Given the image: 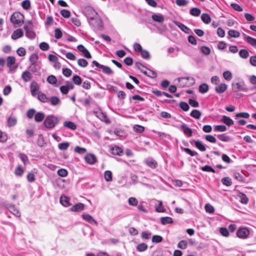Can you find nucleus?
Wrapping results in <instances>:
<instances>
[{
	"label": "nucleus",
	"mask_w": 256,
	"mask_h": 256,
	"mask_svg": "<svg viewBox=\"0 0 256 256\" xmlns=\"http://www.w3.org/2000/svg\"><path fill=\"white\" fill-rule=\"evenodd\" d=\"M104 179L106 182L112 180V173L110 170H106L104 172Z\"/></svg>",
	"instance_id": "nucleus-52"
},
{
	"label": "nucleus",
	"mask_w": 256,
	"mask_h": 256,
	"mask_svg": "<svg viewBox=\"0 0 256 256\" xmlns=\"http://www.w3.org/2000/svg\"><path fill=\"white\" fill-rule=\"evenodd\" d=\"M24 28L26 31V36L28 38L31 40L35 38L36 34L33 30L32 26L24 25Z\"/></svg>",
	"instance_id": "nucleus-8"
},
{
	"label": "nucleus",
	"mask_w": 256,
	"mask_h": 256,
	"mask_svg": "<svg viewBox=\"0 0 256 256\" xmlns=\"http://www.w3.org/2000/svg\"><path fill=\"white\" fill-rule=\"evenodd\" d=\"M179 106L181 109L184 112H187L190 108L188 104L185 102H181L179 104Z\"/></svg>",
	"instance_id": "nucleus-55"
},
{
	"label": "nucleus",
	"mask_w": 256,
	"mask_h": 256,
	"mask_svg": "<svg viewBox=\"0 0 256 256\" xmlns=\"http://www.w3.org/2000/svg\"><path fill=\"white\" fill-rule=\"evenodd\" d=\"M158 205L156 206V210L158 212H163L166 211V209L162 206V200H158Z\"/></svg>",
	"instance_id": "nucleus-43"
},
{
	"label": "nucleus",
	"mask_w": 256,
	"mask_h": 256,
	"mask_svg": "<svg viewBox=\"0 0 256 256\" xmlns=\"http://www.w3.org/2000/svg\"><path fill=\"white\" fill-rule=\"evenodd\" d=\"M188 246V242L186 240H180L178 244V247L180 249H186Z\"/></svg>",
	"instance_id": "nucleus-54"
},
{
	"label": "nucleus",
	"mask_w": 256,
	"mask_h": 256,
	"mask_svg": "<svg viewBox=\"0 0 256 256\" xmlns=\"http://www.w3.org/2000/svg\"><path fill=\"white\" fill-rule=\"evenodd\" d=\"M96 116L102 121L108 124L110 122L109 118H108L104 112H96Z\"/></svg>",
	"instance_id": "nucleus-14"
},
{
	"label": "nucleus",
	"mask_w": 256,
	"mask_h": 256,
	"mask_svg": "<svg viewBox=\"0 0 256 256\" xmlns=\"http://www.w3.org/2000/svg\"><path fill=\"white\" fill-rule=\"evenodd\" d=\"M27 180L30 182H34L36 180L35 176L32 172H28L26 176Z\"/></svg>",
	"instance_id": "nucleus-60"
},
{
	"label": "nucleus",
	"mask_w": 256,
	"mask_h": 256,
	"mask_svg": "<svg viewBox=\"0 0 256 256\" xmlns=\"http://www.w3.org/2000/svg\"><path fill=\"white\" fill-rule=\"evenodd\" d=\"M201 169L204 172H216V170L212 166L208 165L202 166Z\"/></svg>",
	"instance_id": "nucleus-62"
},
{
	"label": "nucleus",
	"mask_w": 256,
	"mask_h": 256,
	"mask_svg": "<svg viewBox=\"0 0 256 256\" xmlns=\"http://www.w3.org/2000/svg\"><path fill=\"white\" fill-rule=\"evenodd\" d=\"M250 234L249 230L246 228H240L236 232V236L240 238L244 239L247 238Z\"/></svg>",
	"instance_id": "nucleus-7"
},
{
	"label": "nucleus",
	"mask_w": 256,
	"mask_h": 256,
	"mask_svg": "<svg viewBox=\"0 0 256 256\" xmlns=\"http://www.w3.org/2000/svg\"><path fill=\"white\" fill-rule=\"evenodd\" d=\"M70 146V143L68 142H64L60 143L58 144V148L61 150H66Z\"/></svg>",
	"instance_id": "nucleus-47"
},
{
	"label": "nucleus",
	"mask_w": 256,
	"mask_h": 256,
	"mask_svg": "<svg viewBox=\"0 0 256 256\" xmlns=\"http://www.w3.org/2000/svg\"><path fill=\"white\" fill-rule=\"evenodd\" d=\"M46 81L50 84H52L54 86H57V79L56 77L54 75L49 76L46 78Z\"/></svg>",
	"instance_id": "nucleus-27"
},
{
	"label": "nucleus",
	"mask_w": 256,
	"mask_h": 256,
	"mask_svg": "<svg viewBox=\"0 0 256 256\" xmlns=\"http://www.w3.org/2000/svg\"><path fill=\"white\" fill-rule=\"evenodd\" d=\"M152 18L155 22H162L164 21V16L160 14H154L152 16Z\"/></svg>",
	"instance_id": "nucleus-28"
},
{
	"label": "nucleus",
	"mask_w": 256,
	"mask_h": 256,
	"mask_svg": "<svg viewBox=\"0 0 256 256\" xmlns=\"http://www.w3.org/2000/svg\"><path fill=\"white\" fill-rule=\"evenodd\" d=\"M22 8L26 10L30 9V0H24L22 2Z\"/></svg>",
	"instance_id": "nucleus-56"
},
{
	"label": "nucleus",
	"mask_w": 256,
	"mask_h": 256,
	"mask_svg": "<svg viewBox=\"0 0 256 256\" xmlns=\"http://www.w3.org/2000/svg\"><path fill=\"white\" fill-rule=\"evenodd\" d=\"M240 56L242 58H247L249 56V52L246 49H242L239 52Z\"/></svg>",
	"instance_id": "nucleus-46"
},
{
	"label": "nucleus",
	"mask_w": 256,
	"mask_h": 256,
	"mask_svg": "<svg viewBox=\"0 0 256 256\" xmlns=\"http://www.w3.org/2000/svg\"><path fill=\"white\" fill-rule=\"evenodd\" d=\"M226 130V127L224 125H217L214 128V131L225 132Z\"/></svg>",
	"instance_id": "nucleus-58"
},
{
	"label": "nucleus",
	"mask_w": 256,
	"mask_h": 256,
	"mask_svg": "<svg viewBox=\"0 0 256 256\" xmlns=\"http://www.w3.org/2000/svg\"><path fill=\"white\" fill-rule=\"evenodd\" d=\"M195 146L201 152H204L206 150L205 146L200 140L195 141Z\"/></svg>",
	"instance_id": "nucleus-31"
},
{
	"label": "nucleus",
	"mask_w": 256,
	"mask_h": 256,
	"mask_svg": "<svg viewBox=\"0 0 256 256\" xmlns=\"http://www.w3.org/2000/svg\"><path fill=\"white\" fill-rule=\"evenodd\" d=\"M24 171L21 166H18L15 169L14 173L17 176H21L24 173Z\"/></svg>",
	"instance_id": "nucleus-64"
},
{
	"label": "nucleus",
	"mask_w": 256,
	"mask_h": 256,
	"mask_svg": "<svg viewBox=\"0 0 256 256\" xmlns=\"http://www.w3.org/2000/svg\"><path fill=\"white\" fill-rule=\"evenodd\" d=\"M161 224L163 225L172 224L173 222L172 219L170 217L166 216L162 217L160 218Z\"/></svg>",
	"instance_id": "nucleus-33"
},
{
	"label": "nucleus",
	"mask_w": 256,
	"mask_h": 256,
	"mask_svg": "<svg viewBox=\"0 0 256 256\" xmlns=\"http://www.w3.org/2000/svg\"><path fill=\"white\" fill-rule=\"evenodd\" d=\"M82 217L84 220L92 224H95L97 225L98 222L96 220L94 219V218L89 214H84L82 215Z\"/></svg>",
	"instance_id": "nucleus-13"
},
{
	"label": "nucleus",
	"mask_w": 256,
	"mask_h": 256,
	"mask_svg": "<svg viewBox=\"0 0 256 256\" xmlns=\"http://www.w3.org/2000/svg\"><path fill=\"white\" fill-rule=\"evenodd\" d=\"M94 66H95L98 68L102 69V72L106 74L112 75L114 74V72L110 67L101 64L95 60L92 62V66L93 67Z\"/></svg>",
	"instance_id": "nucleus-5"
},
{
	"label": "nucleus",
	"mask_w": 256,
	"mask_h": 256,
	"mask_svg": "<svg viewBox=\"0 0 256 256\" xmlns=\"http://www.w3.org/2000/svg\"><path fill=\"white\" fill-rule=\"evenodd\" d=\"M16 62V58L13 56H9L8 57L6 60V66L8 68H10L12 65Z\"/></svg>",
	"instance_id": "nucleus-38"
},
{
	"label": "nucleus",
	"mask_w": 256,
	"mask_h": 256,
	"mask_svg": "<svg viewBox=\"0 0 256 256\" xmlns=\"http://www.w3.org/2000/svg\"><path fill=\"white\" fill-rule=\"evenodd\" d=\"M228 86L226 84L222 83L216 86L215 90L217 93L222 94L227 89Z\"/></svg>",
	"instance_id": "nucleus-18"
},
{
	"label": "nucleus",
	"mask_w": 256,
	"mask_h": 256,
	"mask_svg": "<svg viewBox=\"0 0 256 256\" xmlns=\"http://www.w3.org/2000/svg\"><path fill=\"white\" fill-rule=\"evenodd\" d=\"M64 127L68 128L72 130H75L76 129V124L70 121H66L64 123Z\"/></svg>",
	"instance_id": "nucleus-29"
},
{
	"label": "nucleus",
	"mask_w": 256,
	"mask_h": 256,
	"mask_svg": "<svg viewBox=\"0 0 256 256\" xmlns=\"http://www.w3.org/2000/svg\"><path fill=\"white\" fill-rule=\"evenodd\" d=\"M44 116L45 115L44 113L42 112H38L34 115V120L36 122H41L44 120Z\"/></svg>",
	"instance_id": "nucleus-26"
},
{
	"label": "nucleus",
	"mask_w": 256,
	"mask_h": 256,
	"mask_svg": "<svg viewBox=\"0 0 256 256\" xmlns=\"http://www.w3.org/2000/svg\"><path fill=\"white\" fill-rule=\"evenodd\" d=\"M28 68L30 71L35 72L40 68V66L38 65V63H30Z\"/></svg>",
	"instance_id": "nucleus-32"
},
{
	"label": "nucleus",
	"mask_w": 256,
	"mask_h": 256,
	"mask_svg": "<svg viewBox=\"0 0 256 256\" xmlns=\"http://www.w3.org/2000/svg\"><path fill=\"white\" fill-rule=\"evenodd\" d=\"M17 122V120L15 117H9L7 119L8 126L12 127L14 126Z\"/></svg>",
	"instance_id": "nucleus-34"
},
{
	"label": "nucleus",
	"mask_w": 256,
	"mask_h": 256,
	"mask_svg": "<svg viewBox=\"0 0 256 256\" xmlns=\"http://www.w3.org/2000/svg\"><path fill=\"white\" fill-rule=\"evenodd\" d=\"M10 211L14 215L17 216H20V212L15 208L14 206L10 205L8 207Z\"/></svg>",
	"instance_id": "nucleus-39"
},
{
	"label": "nucleus",
	"mask_w": 256,
	"mask_h": 256,
	"mask_svg": "<svg viewBox=\"0 0 256 256\" xmlns=\"http://www.w3.org/2000/svg\"><path fill=\"white\" fill-rule=\"evenodd\" d=\"M201 115V112L198 110H192L190 114V116L196 119H199Z\"/></svg>",
	"instance_id": "nucleus-36"
},
{
	"label": "nucleus",
	"mask_w": 256,
	"mask_h": 256,
	"mask_svg": "<svg viewBox=\"0 0 256 256\" xmlns=\"http://www.w3.org/2000/svg\"><path fill=\"white\" fill-rule=\"evenodd\" d=\"M147 248H148V245L145 243L140 244L136 246V249L140 252H144Z\"/></svg>",
	"instance_id": "nucleus-45"
},
{
	"label": "nucleus",
	"mask_w": 256,
	"mask_h": 256,
	"mask_svg": "<svg viewBox=\"0 0 256 256\" xmlns=\"http://www.w3.org/2000/svg\"><path fill=\"white\" fill-rule=\"evenodd\" d=\"M62 74L66 77H70L72 74V71L71 70L68 68H62Z\"/></svg>",
	"instance_id": "nucleus-63"
},
{
	"label": "nucleus",
	"mask_w": 256,
	"mask_h": 256,
	"mask_svg": "<svg viewBox=\"0 0 256 256\" xmlns=\"http://www.w3.org/2000/svg\"><path fill=\"white\" fill-rule=\"evenodd\" d=\"M144 164L148 166L152 169L156 168L158 166L157 162L151 158H149L145 160Z\"/></svg>",
	"instance_id": "nucleus-9"
},
{
	"label": "nucleus",
	"mask_w": 256,
	"mask_h": 256,
	"mask_svg": "<svg viewBox=\"0 0 256 256\" xmlns=\"http://www.w3.org/2000/svg\"><path fill=\"white\" fill-rule=\"evenodd\" d=\"M78 50L82 52L84 56L87 58H91L92 56L88 50L82 44H80L77 46Z\"/></svg>",
	"instance_id": "nucleus-10"
},
{
	"label": "nucleus",
	"mask_w": 256,
	"mask_h": 256,
	"mask_svg": "<svg viewBox=\"0 0 256 256\" xmlns=\"http://www.w3.org/2000/svg\"><path fill=\"white\" fill-rule=\"evenodd\" d=\"M30 92L32 96H35L36 94V92L38 91L39 86L36 82H32L30 84Z\"/></svg>",
	"instance_id": "nucleus-17"
},
{
	"label": "nucleus",
	"mask_w": 256,
	"mask_h": 256,
	"mask_svg": "<svg viewBox=\"0 0 256 256\" xmlns=\"http://www.w3.org/2000/svg\"><path fill=\"white\" fill-rule=\"evenodd\" d=\"M175 24L178 26L182 31L184 32L186 34H188L189 31L190 30V29L185 26L184 24H182L178 22H174Z\"/></svg>",
	"instance_id": "nucleus-22"
},
{
	"label": "nucleus",
	"mask_w": 256,
	"mask_h": 256,
	"mask_svg": "<svg viewBox=\"0 0 256 256\" xmlns=\"http://www.w3.org/2000/svg\"><path fill=\"white\" fill-rule=\"evenodd\" d=\"M180 129L182 130L184 133L188 136H190L192 134V129L188 128L185 124L181 125Z\"/></svg>",
	"instance_id": "nucleus-12"
},
{
	"label": "nucleus",
	"mask_w": 256,
	"mask_h": 256,
	"mask_svg": "<svg viewBox=\"0 0 256 256\" xmlns=\"http://www.w3.org/2000/svg\"><path fill=\"white\" fill-rule=\"evenodd\" d=\"M84 159H85L86 162L88 164H94V163L96 162L97 160V158H96V156L94 154H87L85 156Z\"/></svg>",
	"instance_id": "nucleus-11"
},
{
	"label": "nucleus",
	"mask_w": 256,
	"mask_h": 256,
	"mask_svg": "<svg viewBox=\"0 0 256 256\" xmlns=\"http://www.w3.org/2000/svg\"><path fill=\"white\" fill-rule=\"evenodd\" d=\"M232 90L234 92L242 91L243 92H248L249 88L247 87L244 80H242L238 82L232 84Z\"/></svg>",
	"instance_id": "nucleus-4"
},
{
	"label": "nucleus",
	"mask_w": 256,
	"mask_h": 256,
	"mask_svg": "<svg viewBox=\"0 0 256 256\" xmlns=\"http://www.w3.org/2000/svg\"><path fill=\"white\" fill-rule=\"evenodd\" d=\"M244 40L252 46L256 48V39L243 34Z\"/></svg>",
	"instance_id": "nucleus-15"
},
{
	"label": "nucleus",
	"mask_w": 256,
	"mask_h": 256,
	"mask_svg": "<svg viewBox=\"0 0 256 256\" xmlns=\"http://www.w3.org/2000/svg\"><path fill=\"white\" fill-rule=\"evenodd\" d=\"M78 64L80 66L85 68L88 66V62L84 58H80L78 60Z\"/></svg>",
	"instance_id": "nucleus-50"
},
{
	"label": "nucleus",
	"mask_w": 256,
	"mask_h": 256,
	"mask_svg": "<svg viewBox=\"0 0 256 256\" xmlns=\"http://www.w3.org/2000/svg\"><path fill=\"white\" fill-rule=\"evenodd\" d=\"M228 34L231 37L237 38L240 36V32L234 30H230L228 32Z\"/></svg>",
	"instance_id": "nucleus-51"
},
{
	"label": "nucleus",
	"mask_w": 256,
	"mask_h": 256,
	"mask_svg": "<svg viewBox=\"0 0 256 256\" xmlns=\"http://www.w3.org/2000/svg\"><path fill=\"white\" fill-rule=\"evenodd\" d=\"M200 51L202 54L206 56L209 55L210 53V48L206 46H202L200 48Z\"/></svg>",
	"instance_id": "nucleus-59"
},
{
	"label": "nucleus",
	"mask_w": 256,
	"mask_h": 256,
	"mask_svg": "<svg viewBox=\"0 0 256 256\" xmlns=\"http://www.w3.org/2000/svg\"><path fill=\"white\" fill-rule=\"evenodd\" d=\"M50 102V104L53 106H56L58 104H60L61 103L60 99L56 96H53L49 98V102Z\"/></svg>",
	"instance_id": "nucleus-20"
},
{
	"label": "nucleus",
	"mask_w": 256,
	"mask_h": 256,
	"mask_svg": "<svg viewBox=\"0 0 256 256\" xmlns=\"http://www.w3.org/2000/svg\"><path fill=\"white\" fill-rule=\"evenodd\" d=\"M222 120L225 124H226V125H228V126H230L234 124L233 120L232 118H230V117L226 116H222Z\"/></svg>",
	"instance_id": "nucleus-37"
},
{
	"label": "nucleus",
	"mask_w": 256,
	"mask_h": 256,
	"mask_svg": "<svg viewBox=\"0 0 256 256\" xmlns=\"http://www.w3.org/2000/svg\"><path fill=\"white\" fill-rule=\"evenodd\" d=\"M38 99L42 102H48L49 98L46 96L42 92H39L38 94Z\"/></svg>",
	"instance_id": "nucleus-30"
},
{
	"label": "nucleus",
	"mask_w": 256,
	"mask_h": 256,
	"mask_svg": "<svg viewBox=\"0 0 256 256\" xmlns=\"http://www.w3.org/2000/svg\"><path fill=\"white\" fill-rule=\"evenodd\" d=\"M217 137L220 140L224 142H228L232 140V138L226 134H218Z\"/></svg>",
	"instance_id": "nucleus-25"
},
{
	"label": "nucleus",
	"mask_w": 256,
	"mask_h": 256,
	"mask_svg": "<svg viewBox=\"0 0 256 256\" xmlns=\"http://www.w3.org/2000/svg\"><path fill=\"white\" fill-rule=\"evenodd\" d=\"M208 90V86L206 84H201L199 86V92L202 94L206 92Z\"/></svg>",
	"instance_id": "nucleus-42"
},
{
	"label": "nucleus",
	"mask_w": 256,
	"mask_h": 256,
	"mask_svg": "<svg viewBox=\"0 0 256 256\" xmlns=\"http://www.w3.org/2000/svg\"><path fill=\"white\" fill-rule=\"evenodd\" d=\"M110 150H111V153L112 154L118 155V156H120L121 154L123 152L122 148L118 146H114Z\"/></svg>",
	"instance_id": "nucleus-24"
},
{
	"label": "nucleus",
	"mask_w": 256,
	"mask_h": 256,
	"mask_svg": "<svg viewBox=\"0 0 256 256\" xmlns=\"http://www.w3.org/2000/svg\"><path fill=\"white\" fill-rule=\"evenodd\" d=\"M201 19L206 24H209L211 21V18L210 15L206 13H204L202 14Z\"/></svg>",
	"instance_id": "nucleus-35"
},
{
	"label": "nucleus",
	"mask_w": 256,
	"mask_h": 256,
	"mask_svg": "<svg viewBox=\"0 0 256 256\" xmlns=\"http://www.w3.org/2000/svg\"><path fill=\"white\" fill-rule=\"evenodd\" d=\"M60 119L54 115H49L46 117L44 122V126L49 129L53 128L59 122Z\"/></svg>",
	"instance_id": "nucleus-1"
},
{
	"label": "nucleus",
	"mask_w": 256,
	"mask_h": 256,
	"mask_svg": "<svg viewBox=\"0 0 256 256\" xmlns=\"http://www.w3.org/2000/svg\"><path fill=\"white\" fill-rule=\"evenodd\" d=\"M73 82L76 85H80L82 82L80 77L78 75H75L72 78Z\"/></svg>",
	"instance_id": "nucleus-49"
},
{
	"label": "nucleus",
	"mask_w": 256,
	"mask_h": 256,
	"mask_svg": "<svg viewBox=\"0 0 256 256\" xmlns=\"http://www.w3.org/2000/svg\"><path fill=\"white\" fill-rule=\"evenodd\" d=\"M74 152L78 154H82L86 152V150L84 148H81L79 146H76L74 148Z\"/></svg>",
	"instance_id": "nucleus-61"
},
{
	"label": "nucleus",
	"mask_w": 256,
	"mask_h": 256,
	"mask_svg": "<svg viewBox=\"0 0 256 256\" xmlns=\"http://www.w3.org/2000/svg\"><path fill=\"white\" fill-rule=\"evenodd\" d=\"M222 182L224 185L229 186L232 185V182L228 177H224L222 179Z\"/></svg>",
	"instance_id": "nucleus-48"
},
{
	"label": "nucleus",
	"mask_w": 256,
	"mask_h": 256,
	"mask_svg": "<svg viewBox=\"0 0 256 256\" xmlns=\"http://www.w3.org/2000/svg\"><path fill=\"white\" fill-rule=\"evenodd\" d=\"M60 52L64 54H66V58L70 60H74L76 59V56L71 52L66 53V50H60Z\"/></svg>",
	"instance_id": "nucleus-40"
},
{
	"label": "nucleus",
	"mask_w": 256,
	"mask_h": 256,
	"mask_svg": "<svg viewBox=\"0 0 256 256\" xmlns=\"http://www.w3.org/2000/svg\"><path fill=\"white\" fill-rule=\"evenodd\" d=\"M201 12V10L199 8H192L190 12L191 15L194 16H198Z\"/></svg>",
	"instance_id": "nucleus-41"
},
{
	"label": "nucleus",
	"mask_w": 256,
	"mask_h": 256,
	"mask_svg": "<svg viewBox=\"0 0 256 256\" xmlns=\"http://www.w3.org/2000/svg\"><path fill=\"white\" fill-rule=\"evenodd\" d=\"M38 56L36 54L34 53L30 55L29 58L30 63H38Z\"/></svg>",
	"instance_id": "nucleus-44"
},
{
	"label": "nucleus",
	"mask_w": 256,
	"mask_h": 256,
	"mask_svg": "<svg viewBox=\"0 0 256 256\" xmlns=\"http://www.w3.org/2000/svg\"><path fill=\"white\" fill-rule=\"evenodd\" d=\"M89 24L94 28L98 30H102L103 28L102 21L100 16L98 14L92 19L89 20Z\"/></svg>",
	"instance_id": "nucleus-2"
},
{
	"label": "nucleus",
	"mask_w": 256,
	"mask_h": 256,
	"mask_svg": "<svg viewBox=\"0 0 256 256\" xmlns=\"http://www.w3.org/2000/svg\"><path fill=\"white\" fill-rule=\"evenodd\" d=\"M60 202L62 206L66 207H68L70 205L69 198L65 196H60Z\"/></svg>",
	"instance_id": "nucleus-23"
},
{
	"label": "nucleus",
	"mask_w": 256,
	"mask_h": 256,
	"mask_svg": "<svg viewBox=\"0 0 256 256\" xmlns=\"http://www.w3.org/2000/svg\"><path fill=\"white\" fill-rule=\"evenodd\" d=\"M223 76L226 80H230L232 78V72L229 70H226L224 72Z\"/></svg>",
	"instance_id": "nucleus-57"
},
{
	"label": "nucleus",
	"mask_w": 256,
	"mask_h": 256,
	"mask_svg": "<svg viewBox=\"0 0 256 256\" xmlns=\"http://www.w3.org/2000/svg\"><path fill=\"white\" fill-rule=\"evenodd\" d=\"M234 178L238 180L244 182L245 181V178L239 172H234Z\"/></svg>",
	"instance_id": "nucleus-53"
},
{
	"label": "nucleus",
	"mask_w": 256,
	"mask_h": 256,
	"mask_svg": "<svg viewBox=\"0 0 256 256\" xmlns=\"http://www.w3.org/2000/svg\"><path fill=\"white\" fill-rule=\"evenodd\" d=\"M24 36V32L21 29L15 30L12 34L11 38L13 40H16Z\"/></svg>",
	"instance_id": "nucleus-16"
},
{
	"label": "nucleus",
	"mask_w": 256,
	"mask_h": 256,
	"mask_svg": "<svg viewBox=\"0 0 256 256\" xmlns=\"http://www.w3.org/2000/svg\"><path fill=\"white\" fill-rule=\"evenodd\" d=\"M22 78L25 82H28L32 79V74L30 72L26 70L22 72Z\"/></svg>",
	"instance_id": "nucleus-21"
},
{
	"label": "nucleus",
	"mask_w": 256,
	"mask_h": 256,
	"mask_svg": "<svg viewBox=\"0 0 256 256\" xmlns=\"http://www.w3.org/2000/svg\"><path fill=\"white\" fill-rule=\"evenodd\" d=\"M84 208V204L82 203H78L74 205L70 208V210L72 212H80L83 210Z\"/></svg>",
	"instance_id": "nucleus-19"
},
{
	"label": "nucleus",
	"mask_w": 256,
	"mask_h": 256,
	"mask_svg": "<svg viewBox=\"0 0 256 256\" xmlns=\"http://www.w3.org/2000/svg\"><path fill=\"white\" fill-rule=\"evenodd\" d=\"M24 16L19 12H14L10 16V22L14 24L20 25L24 22Z\"/></svg>",
	"instance_id": "nucleus-3"
},
{
	"label": "nucleus",
	"mask_w": 256,
	"mask_h": 256,
	"mask_svg": "<svg viewBox=\"0 0 256 256\" xmlns=\"http://www.w3.org/2000/svg\"><path fill=\"white\" fill-rule=\"evenodd\" d=\"M84 12L87 18L88 22L98 14L97 12L91 6H86L84 8Z\"/></svg>",
	"instance_id": "nucleus-6"
}]
</instances>
